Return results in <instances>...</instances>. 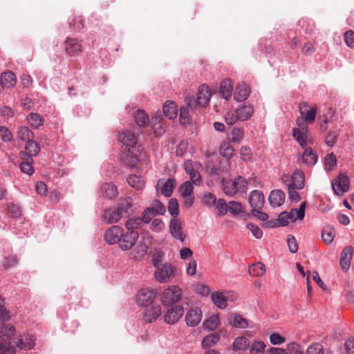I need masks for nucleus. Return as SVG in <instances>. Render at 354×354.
I'll use <instances>...</instances> for the list:
<instances>
[{"instance_id":"obj_3","label":"nucleus","mask_w":354,"mask_h":354,"mask_svg":"<svg viewBox=\"0 0 354 354\" xmlns=\"http://www.w3.org/2000/svg\"><path fill=\"white\" fill-rule=\"evenodd\" d=\"M222 189L227 195L232 196L236 192H245L247 189V182L244 178L238 176L234 180L223 179Z\"/></svg>"},{"instance_id":"obj_39","label":"nucleus","mask_w":354,"mask_h":354,"mask_svg":"<svg viewBox=\"0 0 354 354\" xmlns=\"http://www.w3.org/2000/svg\"><path fill=\"white\" fill-rule=\"evenodd\" d=\"M248 272L252 276L261 277L266 272V266L261 262H257L249 266Z\"/></svg>"},{"instance_id":"obj_16","label":"nucleus","mask_w":354,"mask_h":354,"mask_svg":"<svg viewBox=\"0 0 354 354\" xmlns=\"http://www.w3.org/2000/svg\"><path fill=\"white\" fill-rule=\"evenodd\" d=\"M202 310L199 308H191L185 315V320L186 324L191 327L198 325L202 319Z\"/></svg>"},{"instance_id":"obj_14","label":"nucleus","mask_w":354,"mask_h":354,"mask_svg":"<svg viewBox=\"0 0 354 354\" xmlns=\"http://www.w3.org/2000/svg\"><path fill=\"white\" fill-rule=\"evenodd\" d=\"M64 45L65 52L69 56H77L82 52V41L77 38L67 37Z\"/></svg>"},{"instance_id":"obj_62","label":"nucleus","mask_w":354,"mask_h":354,"mask_svg":"<svg viewBox=\"0 0 354 354\" xmlns=\"http://www.w3.org/2000/svg\"><path fill=\"white\" fill-rule=\"evenodd\" d=\"M277 223L280 226H286L290 221V217L287 212H281L277 218Z\"/></svg>"},{"instance_id":"obj_7","label":"nucleus","mask_w":354,"mask_h":354,"mask_svg":"<svg viewBox=\"0 0 354 354\" xmlns=\"http://www.w3.org/2000/svg\"><path fill=\"white\" fill-rule=\"evenodd\" d=\"M281 180L287 187H291L297 189H301L304 187V174L299 170H295L290 176L288 174H283Z\"/></svg>"},{"instance_id":"obj_60","label":"nucleus","mask_w":354,"mask_h":354,"mask_svg":"<svg viewBox=\"0 0 354 354\" xmlns=\"http://www.w3.org/2000/svg\"><path fill=\"white\" fill-rule=\"evenodd\" d=\"M246 227L252 232L255 238L260 239L262 237L263 232L257 225L249 223L247 224Z\"/></svg>"},{"instance_id":"obj_5","label":"nucleus","mask_w":354,"mask_h":354,"mask_svg":"<svg viewBox=\"0 0 354 354\" xmlns=\"http://www.w3.org/2000/svg\"><path fill=\"white\" fill-rule=\"evenodd\" d=\"M211 95L212 93L209 88L205 85H202L198 89L196 100L194 98H187V105L191 109H194L196 105L205 106L208 104Z\"/></svg>"},{"instance_id":"obj_45","label":"nucleus","mask_w":354,"mask_h":354,"mask_svg":"<svg viewBox=\"0 0 354 354\" xmlns=\"http://www.w3.org/2000/svg\"><path fill=\"white\" fill-rule=\"evenodd\" d=\"M306 354H330V353L325 350L322 344L313 343L308 346Z\"/></svg>"},{"instance_id":"obj_15","label":"nucleus","mask_w":354,"mask_h":354,"mask_svg":"<svg viewBox=\"0 0 354 354\" xmlns=\"http://www.w3.org/2000/svg\"><path fill=\"white\" fill-rule=\"evenodd\" d=\"M122 235V227L119 225H113L106 230L104 234L105 241L109 245L120 243V237Z\"/></svg>"},{"instance_id":"obj_50","label":"nucleus","mask_w":354,"mask_h":354,"mask_svg":"<svg viewBox=\"0 0 354 354\" xmlns=\"http://www.w3.org/2000/svg\"><path fill=\"white\" fill-rule=\"evenodd\" d=\"M234 148L228 142H223L220 147L221 155L227 159L232 158L234 155Z\"/></svg>"},{"instance_id":"obj_44","label":"nucleus","mask_w":354,"mask_h":354,"mask_svg":"<svg viewBox=\"0 0 354 354\" xmlns=\"http://www.w3.org/2000/svg\"><path fill=\"white\" fill-rule=\"evenodd\" d=\"M143 222V214L140 217H133L127 220L125 223L126 230H134L135 229L138 228Z\"/></svg>"},{"instance_id":"obj_25","label":"nucleus","mask_w":354,"mask_h":354,"mask_svg":"<svg viewBox=\"0 0 354 354\" xmlns=\"http://www.w3.org/2000/svg\"><path fill=\"white\" fill-rule=\"evenodd\" d=\"M285 193L280 189H275L271 192L268 200L272 207H279L283 204L285 201Z\"/></svg>"},{"instance_id":"obj_19","label":"nucleus","mask_w":354,"mask_h":354,"mask_svg":"<svg viewBox=\"0 0 354 354\" xmlns=\"http://www.w3.org/2000/svg\"><path fill=\"white\" fill-rule=\"evenodd\" d=\"M169 232L174 238L180 241L181 242H184L185 236L183 234L182 223L180 220L177 218H172L170 221Z\"/></svg>"},{"instance_id":"obj_6","label":"nucleus","mask_w":354,"mask_h":354,"mask_svg":"<svg viewBox=\"0 0 354 354\" xmlns=\"http://www.w3.org/2000/svg\"><path fill=\"white\" fill-rule=\"evenodd\" d=\"M182 297V290L177 286H171L162 292L161 301L164 306H171L180 301Z\"/></svg>"},{"instance_id":"obj_33","label":"nucleus","mask_w":354,"mask_h":354,"mask_svg":"<svg viewBox=\"0 0 354 354\" xmlns=\"http://www.w3.org/2000/svg\"><path fill=\"white\" fill-rule=\"evenodd\" d=\"M250 342L249 339L243 336L238 337L234 339L232 344V348L234 351H244L249 348Z\"/></svg>"},{"instance_id":"obj_30","label":"nucleus","mask_w":354,"mask_h":354,"mask_svg":"<svg viewBox=\"0 0 354 354\" xmlns=\"http://www.w3.org/2000/svg\"><path fill=\"white\" fill-rule=\"evenodd\" d=\"M26 120L30 126L37 129L44 124V119L43 117L37 113H30L26 117Z\"/></svg>"},{"instance_id":"obj_26","label":"nucleus","mask_w":354,"mask_h":354,"mask_svg":"<svg viewBox=\"0 0 354 354\" xmlns=\"http://www.w3.org/2000/svg\"><path fill=\"white\" fill-rule=\"evenodd\" d=\"M220 93L225 100H229L232 97L233 85L230 79L223 80L220 84Z\"/></svg>"},{"instance_id":"obj_43","label":"nucleus","mask_w":354,"mask_h":354,"mask_svg":"<svg viewBox=\"0 0 354 354\" xmlns=\"http://www.w3.org/2000/svg\"><path fill=\"white\" fill-rule=\"evenodd\" d=\"M17 138L21 140L27 142L34 138V133L28 127L23 126L18 129Z\"/></svg>"},{"instance_id":"obj_23","label":"nucleus","mask_w":354,"mask_h":354,"mask_svg":"<svg viewBox=\"0 0 354 354\" xmlns=\"http://www.w3.org/2000/svg\"><path fill=\"white\" fill-rule=\"evenodd\" d=\"M15 342L20 349L29 350L35 346V338L32 335H23L17 338Z\"/></svg>"},{"instance_id":"obj_53","label":"nucleus","mask_w":354,"mask_h":354,"mask_svg":"<svg viewBox=\"0 0 354 354\" xmlns=\"http://www.w3.org/2000/svg\"><path fill=\"white\" fill-rule=\"evenodd\" d=\"M325 169L327 171L333 170L337 165V158L333 153L327 154L324 159Z\"/></svg>"},{"instance_id":"obj_41","label":"nucleus","mask_w":354,"mask_h":354,"mask_svg":"<svg viewBox=\"0 0 354 354\" xmlns=\"http://www.w3.org/2000/svg\"><path fill=\"white\" fill-rule=\"evenodd\" d=\"M15 333V328L11 325L0 326V339L3 338L4 342H9Z\"/></svg>"},{"instance_id":"obj_24","label":"nucleus","mask_w":354,"mask_h":354,"mask_svg":"<svg viewBox=\"0 0 354 354\" xmlns=\"http://www.w3.org/2000/svg\"><path fill=\"white\" fill-rule=\"evenodd\" d=\"M304 149V151L301 155L302 162L310 167L315 165L318 160L317 155L313 151L310 146Z\"/></svg>"},{"instance_id":"obj_40","label":"nucleus","mask_w":354,"mask_h":354,"mask_svg":"<svg viewBox=\"0 0 354 354\" xmlns=\"http://www.w3.org/2000/svg\"><path fill=\"white\" fill-rule=\"evenodd\" d=\"M129 185L136 189H142L145 187V180L141 176L129 175L127 178Z\"/></svg>"},{"instance_id":"obj_28","label":"nucleus","mask_w":354,"mask_h":354,"mask_svg":"<svg viewBox=\"0 0 354 354\" xmlns=\"http://www.w3.org/2000/svg\"><path fill=\"white\" fill-rule=\"evenodd\" d=\"M250 94V89L248 86L245 84H240L237 86L234 94V98L238 102L245 100Z\"/></svg>"},{"instance_id":"obj_55","label":"nucleus","mask_w":354,"mask_h":354,"mask_svg":"<svg viewBox=\"0 0 354 354\" xmlns=\"http://www.w3.org/2000/svg\"><path fill=\"white\" fill-rule=\"evenodd\" d=\"M168 211L173 217H176L179 214L178 203L176 198H171L169 201Z\"/></svg>"},{"instance_id":"obj_1","label":"nucleus","mask_w":354,"mask_h":354,"mask_svg":"<svg viewBox=\"0 0 354 354\" xmlns=\"http://www.w3.org/2000/svg\"><path fill=\"white\" fill-rule=\"evenodd\" d=\"M120 141L122 144L123 153L127 157L132 159L131 162L142 161L145 159L146 155L142 149H137V137L131 131L122 132L119 137Z\"/></svg>"},{"instance_id":"obj_2","label":"nucleus","mask_w":354,"mask_h":354,"mask_svg":"<svg viewBox=\"0 0 354 354\" xmlns=\"http://www.w3.org/2000/svg\"><path fill=\"white\" fill-rule=\"evenodd\" d=\"M132 207L131 198H125L120 201L118 207L106 209L104 212V220L107 224L115 223L129 214V209Z\"/></svg>"},{"instance_id":"obj_49","label":"nucleus","mask_w":354,"mask_h":354,"mask_svg":"<svg viewBox=\"0 0 354 354\" xmlns=\"http://www.w3.org/2000/svg\"><path fill=\"white\" fill-rule=\"evenodd\" d=\"M219 324V317L218 315H212L209 317L204 323L203 327L209 330H215Z\"/></svg>"},{"instance_id":"obj_46","label":"nucleus","mask_w":354,"mask_h":354,"mask_svg":"<svg viewBox=\"0 0 354 354\" xmlns=\"http://www.w3.org/2000/svg\"><path fill=\"white\" fill-rule=\"evenodd\" d=\"M220 339V335L218 333H212L205 336L202 340L203 348H209L216 344Z\"/></svg>"},{"instance_id":"obj_63","label":"nucleus","mask_w":354,"mask_h":354,"mask_svg":"<svg viewBox=\"0 0 354 354\" xmlns=\"http://www.w3.org/2000/svg\"><path fill=\"white\" fill-rule=\"evenodd\" d=\"M287 351L290 354H304L300 345L295 342H290L287 345Z\"/></svg>"},{"instance_id":"obj_42","label":"nucleus","mask_w":354,"mask_h":354,"mask_svg":"<svg viewBox=\"0 0 354 354\" xmlns=\"http://www.w3.org/2000/svg\"><path fill=\"white\" fill-rule=\"evenodd\" d=\"M212 299L214 304L221 309H223L227 306V297L224 296L221 292H214L212 295Z\"/></svg>"},{"instance_id":"obj_18","label":"nucleus","mask_w":354,"mask_h":354,"mask_svg":"<svg viewBox=\"0 0 354 354\" xmlns=\"http://www.w3.org/2000/svg\"><path fill=\"white\" fill-rule=\"evenodd\" d=\"M353 248L352 246H347L344 248L340 256V266L344 272H347L351 266V260L353 255Z\"/></svg>"},{"instance_id":"obj_64","label":"nucleus","mask_w":354,"mask_h":354,"mask_svg":"<svg viewBox=\"0 0 354 354\" xmlns=\"http://www.w3.org/2000/svg\"><path fill=\"white\" fill-rule=\"evenodd\" d=\"M344 41L346 44L350 47H354V31L349 30L344 33Z\"/></svg>"},{"instance_id":"obj_11","label":"nucleus","mask_w":354,"mask_h":354,"mask_svg":"<svg viewBox=\"0 0 354 354\" xmlns=\"http://www.w3.org/2000/svg\"><path fill=\"white\" fill-rule=\"evenodd\" d=\"M299 109L302 116V118L299 119L303 122V124H304V122L309 124L315 122L317 115L316 106L310 108L307 102H302L299 105Z\"/></svg>"},{"instance_id":"obj_37","label":"nucleus","mask_w":354,"mask_h":354,"mask_svg":"<svg viewBox=\"0 0 354 354\" xmlns=\"http://www.w3.org/2000/svg\"><path fill=\"white\" fill-rule=\"evenodd\" d=\"M1 81L3 87H12L16 84V78L15 74L11 71L2 73Z\"/></svg>"},{"instance_id":"obj_35","label":"nucleus","mask_w":354,"mask_h":354,"mask_svg":"<svg viewBox=\"0 0 354 354\" xmlns=\"http://www.w3.org/2000/svg\"><path fill=\"white\" fill-rule=\"evenodd\" d=\"M266 345L263 341L254 340L250 343L249 351L250 354H263Z\"/></svg>"},{"instance_id":"obj_22","label":"nucleus","mask_w":354,"mask_h":354,"mask_svg":"<svg viewBox=\"0 0 354 354\" xmlns=\"http://www.w3.org/2000/svg\"><path fill=\"white\" fill-rule=\"evenodd\" d=\"M236 118L239 120L246 121L252 117L254 113V109L250 104H244L239 106L236 109Z\"/></svg>"},{"instance_id":"obj_12","label":"nucleus","mask_w":354,"mask_h":354,"mask_svg":"<svg viewBox=\"0 0 354 354\" xmlns=\"http://www.w3.org/2000/svg\"><path fill=\"white\" fill-rule=\"evenodd\" d=\"M157 295V291L150 288H143L137 294V302L141 306L151 304Z\"/></svg>"},{"instance_id":"obj_13","label":"nucleus","mask_w":354,"mask_h":354,"mask_svg":"<svg viewBox=\"0 0 354 354\" xmlns=\"http://www.w3.org/2000/svg\"><path fill=\"white\" fill-rule=\"evenodd\" d=\"M334 192L338 196H342L349 189V178L344 174H340L337 179L332 183Z\"/></svg>"},{"instance_id":"obj_59","label":"nucleus","mask_w":354,"mask_h":354,"mask_svg":"<svg viewBox=\"0 0 354 354\" xmlns=\"http://www.w3.org/2000/svg\"><path fill=\"white\" fill-rule=\"evenodd\" d=\"M203 203L207 206H213L216 204V197L212 193H205L203 197Z\"/></svg>"},{"instance_id":"obj_36","label":"nucleus","mask_w":354,"mask_h":354,"mask_svg":"<svg viewBox=\"0 0 354 354\" xmlns=\"http://www.w3.org/2000/svg\"><path fill=\"white\" fill-rule=\"evenodd\" d=\"M134 120L139 127L147 126L149 123V118L144 110L138 109L134 114Z\"/></svg>"},{"instance_id":"obj_27","label":"nucleus","mask_w":354,"mask_h":354,"mask_svg":"<svg viewBox=\"0 0 354 354\" xmlns=\"http://www.w3.org/2000/svg\"><path fill=\"white\" fill-rule=\"evenodd\" d=\"M229 324L234 328H247L249 326L248 321L239 314H232L230 316Z\"/></svg>"},{"instance_id":"obj_47","label":"nucleus","mask_w":354,"mask_h":354,"mask_svg":"<svg viewBox=\"0 0 354 354\" xmlns=\"http://www.w3.org/2000/svg\"><path fill=\"white\" fill-rule=\"evenodd\" d=\"M33 160L32 158L27 157L26 160H24L19 165L21 171L28 175H32L34 173V168L32 167Z\"/></svg>"},{"instance_id":"obj_57","label":"nucleus","mask_w":354,"mask_h":354,"mask_svg":"<svg viewBox=\"0 0 354 354\" xmlns=\"http://www.w3.org/2000/svg\"><path fill=\"white\" fill-rule=\"evenodd\" d=\"M8 214L12 218H18L21 214V210L19 205L10 204L8 207Z\"/></svg>"},{"instance_id":"obj_29","label":"nucleus","mask_w":354,"mask_h":354,"mask_svg":"<svg viewBox=\"0 0 354 354\" xmlns=\"http://www.w3.org/2000/svg\"><path fill=\"white\" fill-rule=\"evenodd\" d=\"M160 187L161 193L166 197H169L174 190V180L171 178H168L166 181L159 180L157 184Z\"/></svg>"},{"instance_id":"obj_4","label":"nucleus","mask_w":354,"mask_h":354,"mask_svg":"<svg viewBox=\"0 0 354 354\" xmlns=\"http://www.w3.org/2000/svg\"><path fill=\"white\" fill-rule=\"evenodd\" d=\"M297 124L299 128H294L292 129V136L303 148L313 145V139L312 136L308 133V127L306 124H303L300 119L297 120Z\"/></svg>"},{"instance_id":"obj_56","label":"nucleus","mask_w":354,"mask_h":354,"mask_svg":"<svg viewBox=\"0 0 354 354\" xmlns=\"http://www.w3.org/2000/svg\"><path fill=\"white\" fill-rule=\"evenodd\" d=\"M227 210L232 214H238L242 212V205L236 201H230L228 204Z\"/></svg>"},{"instance_id":"obj_51","label":"nucleus","mask_w":354,"mask_h":354,"mask_svg":"<svg viewBox=\"0 0 354 354\" xmlns=\"http://www.w3.org/2000/svg\"><path fill=\"white\" fill-rule=\"evenodd\" d=\"M244 137V131L240 128H234L230 133V140L234 143H239Z\"/></svg>"},{"instance_id":"obj_54","label":"nucleus","mask_w":354,"mask_h":354,"mask_svg":"<svg viewBox=\"0 0 354 354\" xmlns=\"http://www.w3.org/2000/svg\"><path fill=\"white\" fill-rule=\"evenodd\" d=\"M143 214V222L145 223H149L153 217L158 215V214H156L155 212V209L151 205L150 206L147 207L142 212Z\"/></svg>"},{"instance_id":"obj_32","label":"nucleus","mask_w":354,"mask_h":354,"mask_svg":"<svg viewBox=\"0 0 354 354\" xmlns=\"http://www.w3.org/2000/svg\"><path fill=\"white\" fill-rule=\"evenodd\" d=\"M306 202H302L299 209H292L290 212H288L290 217L291 222H295L297 220H302L305 216Z\"/></svg>"},{"instance_id":"obj_34","label":"nucleus","mask_w":354,"mask_h":354,"mask_svg":"<svg viewBox=\"0 0 354 354\" xmlns=\"http://www.w3.org/2000/svg\"><path fill=\"white\" fill-rule=\"evenodd\" d=\"M162 110L165 117L169 120L175 118L178 113L176 105L174 102L167 101L165 102Z\"/></svg>"},{"instance_id":"obj_8","label":"nucleus","mask_w":354,"mask_h":354,"mask_svg":"<svg viewBox=\"0 0 354 354\" xmlns=\"http://www.w3.org/2000/svg\"><path fill=\"white\" fill-rule=\"evenodd\" d=\"M175 269L170 263H164L156 269L154 276L160 283H166L174 277Z\"/></svg>"},{"instance_id":"obj_20","label":"nucleus","mask_w":354,"mask_h":354,"mask_svg":"<svg viewBox=\"0 0 354 354\" xmlns=\"http://www.w3.org/2000/svg\"><path fill=\"white\" fill-rule=\"evenodd\" d=\"M249 203L252 209H261L264 205V196L259 190L252 191L249 196Z\"/></svg>"},{"instance_id":"obj_10","label":"nucleus","mask_w":354,"mask_h":354,"mask_svg":"<svg viewBox=\"0 0 354 354\" xmlns=\"http://www.w3.org/2000/svg\"><path fill=\"white\" fill-rule=\"evenodd\" d=\"M202 165L199 162H194L190 160H187L184 163L185 171L189 175L191 182L195 185H199L201 183V176L199 173V169Z\"/></svg>"},{"instance_id":"obj_21","label":"nucleus","mask_w":354,"mask_h":354,"mask_svg":"<svg viewBox=\"0 0 354 354\" xmlns=\"http://www.w3.org/2000/svg\"><path fill=\"white\" fill-rule=\"evenodd\" d=\"M161 314L160 306H151L145 309L142 314V319L146 323H151L156 320Z\"/></svg>"},{"instance_id":"obj_48","label":"nucleus","mask_w":354,"mask_h":354,"mask_svg":"<svg viewBox=\"0 0 354 354\" xmlns=\"http://www.w3.org/2000/svg\"><path fill=\"white\" fill-rule=\"evenodd\" d=\"M322 239L326 244H330L333 242L335 237V230L330 226H325L322 230Z\"/></svg>"},{"instance_id":"obj_61","label":"nucleus","mask_w":354,"mask_h":354,"mask_svg":"<svg viewBox=\"0 0 354 354\" xmlns=\"http://www.w3.org/2000/svg\"><path fill=\"white\" fill-rule=\"evenodd\" d=\"M214 205H216L220 214L225 215L227 213L228 205H227L224 199H218L216 201V204Z\"/></svg>"},{"instance_id":"obj_38","label":"nucleus","mask_w":354,"mask_h":354,"mask_svg":"<svg viewBox=\"0 0 354 354\" xmlns=\"http://www.w3.org/2000/svg\"><path fill=\"white\" fill-rule=\"evenodd\" d=\"M102 194L108 198H113L118 195L116 187L113 184L105 183L101 188Z\"/></svg>"},{"instance_id":"obj_31","label":"nucleus","mask_w":354,"mask_h":354,"mask_svg":"<svg viewBox=\"0 0 354 354\" xmlns=\"http://www.w3.org/2000/svg\"><path fill=\"white\" fill-rule=\"evenodd\" d=\"M25 149L26 153L24 154V156L32 158V156H36L39 153L40 146L32 138L26 142Z\"/></svg>"},{"instance_id":"obj_9","label":"nucleus","mask_w":354,"mask_h":354,"mask_svg":"<svg viewBox=\"0 0 354 354\" xmlns=\"http://www.w3.org/2000/svg\"><path fill=\"white\" fill-rule=\"evenodd\" d=\"M138 238V233L135 230L122 229V235L120 237L119 246L122 250H129L133 248Z\"/></svg>"},{"instance_id":"obj_17","label":"nucleus","mask_w":354,"mask_h":354,"mask_svg":"<svg viewBox=\"0 0 354 354\" xmlns=\"http://www.w3.org/2000/svg\"><path fill=\"white\" fill-rule=\"evenodd\" d=\"M184 313V308L181 306H175L169 309L165 315V322L168 324L176 323Z\"/></svg>"},{"instance_id":"obj_58","label":"nucleus","mask_w":354,"mask_h":354,"mask_svg":"<svg viewBox=\"0 0 354 354\" xmlns=\"http://www.w3.org/2000/svg\"><path fill=\"white\" fill-rule=\"evenodd\" d=\"M15 350L10 345V342L5 341L0 343V354H15Z\"/></svg>"},{"instance_id":"obj_52","label":"nucleus","mask_w":354,"mask_h":354,"mask_svg":"<svg viewBox=\"0 0 354 354\" xmlns=\"http://www.w3.org/2000/svg\"><path fill=\"white\" fill-rule=\"evenodd\" d=\"M191 181H185L179 187V192L181 196L194 194V185Z\"/></svg>"}]
</instances>
